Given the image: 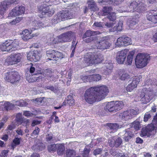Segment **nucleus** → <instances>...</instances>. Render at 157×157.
<instances>
[{
  "mask_svg": "<svg viewBox=\"0 0 157 157\" xmlns=\"http://www.w3.org/2000/svg\"><path fill=\"white\" fill-rule=\"evenodd\" d=\"M108 90L107 87L104 85L90 87L85 91L84 99L86 102L92 104L104 99L108 93Z\"/></svg>",
  "mask_w": 157,
  "mask_h": 157,
  "instance_id": "1",
  "label": "nucleus"
},
{
  "mask_svg": "<svg viewBox=\"0 0 157 157\" xmlns=\"http://www.w3.org/2000/svg\"><path fill=\"white\" fill-rule=\"evenodd\" d=\"M102 59V56L99 52H89L85 56L82 61L86 66L100 63Z\"/></svg>",
  "mask_w": 157,
  "mask_h": 157,
  "instance_id": "2",
  "label": "nucleus"
},
{
  "mask_svg": "<svg viewBox=\"0 0 157 157\" xmlns=\"http://www.w3.org/2000/svg\"><path fill=\"white\" fill-rule=\"evenodd\" d=\"M59 2V1L56 0H45L44 4L38 7L39 12L42 15L47 14L48 16H51L54 14V10L50 9L48 6L52 4L56 5Z\"/></svg>",
  "mask_w": 157,
  "mask_h": 157,
  "instance_id": "3",
  "label": "nucleus"
},
{
  "mask_svg": "<svg viewBox=\"0 0 157 157\" xmlns=\"http://www.w3.org/2000/svg\"><path fill=\"white\" fill-rule=\"evenodd\" d=\"M74 35L73 33L71 31L64 33L55 38L53 37L51 38L50 43L54 44L70 42Z\"/></svg>",
  "mask_w": 157,
  "mask_h": 157,
  "instance_id": "4",
  "label": "nucleus"
},
{
  "mask_svg": "<svg viewBox=\"0 0 157 157\" xmlns=\"http://www.w3.org/2000/svg\"><path fill=\"white\" fill-rule=\"evenodd\" d=\"M145 5L142 2L139 3L135 1H133L131 3L130 5L128 6L127 9L123 10H119L118 12L120 13L123 12H137L140 13L144 10Z\"/></svg>",
  "mask_w": 157,
  "mask_h": 157,
  "instance_id": "5",
  "label": "nucleus"
},
{
  "mask_svg": "<svg viewBox=\"0 0 157 157\" xmlns=\"http://www.w3.org/2000/svg\"><path fill=\"white\" fill-rule=\"evenodd\" d=\"M150 59L149 55L140 53L137 54L135 59V64L138 68H143L145 67Z\"/></svg>",
  "mask_w": 157,
  "mask_h": 157,
  "instance_id": "6",
  "label": "nucleus"
},
{
  "mask_svg": "<svg viewBox=\"0 0 157 157\" xmlns=\"http://www.w3.org/2000/svg\"><path fill=\"white\" fill-rule=\"evenodd\" d=\"M155 95L152 88H144L140 95L141 101L143 103L146 104L152 99Z\"/></svg>",
  "mask_w": 157,
  "mask_h": 157,
  "instance_id": "7",
  "label": "nucleus"
},
{
  "mask_svg": "<svg viewBox=\"0 0 157 157\" xmlns=\"http://www.w3.org/2000/svg\"><path fill=\"white\" fill-rule=\"evenodd\" d=\"M73 17V14L71 11L66 10L58 13L54 16L53 21H54L55 23H57L61 21L72 18Z\"/></svg>",
  "mask_w": 157,
  "mask_h": 157,
  "instance_id": "8",
  "label": "nucleus"
},
{
  "mask_svg": "<svg viewBox=\"0 0 157 157\" xmlns=\"http://www.w3.org/2000/svg\"><path fill=\"white\" fill-rule=\"evenodd\" d=\"M139 113V110L137 108L130 109L121 113L120 114V118L123 120L127 121L132 118Z\"/></svg>",
  "mask_w": 157,
  "mask_h": 157,
  "instance_id": "9",
  "label": "nucleus"
},
{
  "mask_svg": "<svg viewBox=\"0 0 157 157\" xmlns=\"http://www.w3.org/2000/svg\"><path fill=\"white\" fill-rule=\"evenodd\" d=\"M108 37L105 36L102 38L100 41H98L97 40L96 43V45L93 48H97L98 49L103 50L109 48L111 45L109 43V40L108 39Z\"/></svg>",
  "mask_w": 157,
  "mask_h": 157,
  "instance_id": "10",
  "label": "nucleus"
},
{
  "mask_svg": "<svg viewBox=\"0 0 157 157\" xmlns=\"http://www.w3.org/2000/svg\"><path fill=\"white\" fill-rule=\"evenodd\" d=\"M4 78L7 81L13 83L19 80L20 75L18 72L11 71L5 74Z\"/></svg>",
  "mask_w": 157,
  "mask_h": 157,
  "instance_id": "11",
  "label": "nucleus"
},
{
  "mask_svg": "<svg viewBox=\"0 0 157 157\" xmlns=\"http://www.w3.org/2000/svg\"><path fill=\"white\" fill-rule=\"evenodd\" d=\"M18 2V0H6L1 3L0 6V19L2 18L6 9L12 4H16Z\"/></svg>",
  "mask_w": 157,
  "mask_h": 157,
  "instance_id": "12",
  "label": "nucleus"
},
{
  "mask_svg": "<svg viewBox=\"0 0 157 157\" xmlns=\"http://www.w3.org/2000/svg\"><path fill=\"white\" fill-rule=\"evenodd\" d=\"M131 44V38L124 36H122L118 38L115 43L116 45L118 47L127 46Z\"/></svg>",
  "mask_w": 157,
  "mask_h": 157,
  "instance_id": "13",
  "label": "nucleus"
},
{
  "mask_svg": "<svg viewBox=\"0 0 157 157\" xmlns=\"http://www.w3.org/2000/svg\"><path fill=\"white\" fill-rule=\"evenodd\" d=\"M113 8L111 6L104 7L102 9V15H107V18L110 21H114L116 19L115 13L114 12H111Z\"/></svg>",
  "mask_w": 157,
  "mask_h": 157,
  "instance_id": "14",
  "label": "nucleus"
},
{
  "mask_svg": "<svg viewBox=\"0 0 157 157\" xmlns=\"http://www.w3.org/2000/svg\"><path fill=\"white\" fill-rule=\"evenodd\" d=\"M140 81V77L138 76H136L131 78L129 81V84L126 88V90L128 91H132L137 87Z\"/></svg>",
  "mask_w": 157,
  "mask_h": 157,
  "instance_id": "15",
  "label": "nucleus"
},
{
  "mask_svg": "<svg viewBox=\"0 0 157 157\" xmlns=\"http://www.w3.org/2000/svg\"><path fill=\"white\" fill-rule=\"evenodd\" d=\"M33 31V29L31 28L29 29H25L22 32L23 35L22 36V39L24 41H27L33 37L37 36L39 35V33H33L31 35Z\"/></svg>",
  "mask_w": 157,
  "mask_h": 157,
  "instance_id": "16",
  "label": "nucleus"
},
{
  "mask_svg": "<svg viewBox=\"0 0 157 157\" xmlns=\"http://www.w3.org/2000/svg\"><path fill=\"white\" fill-rule=\"evenodd\" d=\"M25 8L22 6H17L13 9L10 13L9 17H15L24 13Z\"/></svg>",
  "mask_w": 157,
  "mask_h": 157,
  "instance_id": "17",
  "label": "nucleus"
},
{
  "mask_svg": "<svg viewBox=\"0 0 157 157\" xmlns=\"http://www.w3.org/2000/svg\"><path fill=\"white\" fill-rule=\"evenodd\" d=\"M128 51L127 50H124L117 53L116 60L117 63L123 64L125 61Z\"/></svg>",
  "mask_w": 157,
  "mask_h": 157,
  "instance_id": "18",
  "label": "nucleus"
},
{
  "mask_svg": "<svg viewBox=\"0 0 157 157\" xmlns=\"http://www.w3.org/2000/svg\"><path fill=\"white\" fill-rule=\"evenodd\" d=\"M27 58L30 61L37 62L40 59V54L37 51H31L28 54Z\"/></svg>",
  "mask_w": 157,
  "mask_h": 157,
  "instance_id": "19",
  "label": "nucleus"
},
{
  "mask_svg": "<svg viewBox=\"0 0 157 157\" xmlns=\"http://www.w3.org/2000/svg\"><path fill=\"white\" fill-rule=\"evenodd\" d=\"M122 23L121 22L117 24H115L114 23L111 24L107 23L105 24V25L111 28L109 29L110 32H115L117 31H121L122 29Z\"/></svg>",
  "mask_w": 157,
  "mask_h": 157,
  "instance_id": "20",
  "label": "nucleus"
},
{
  "mask_svg": "<svg viewBox=\"0 0 157 157\" xmlns=\"http://www.w3.org/2000/svg\"><path fill=\"white\" fill-rule=\"evenodd\" d=\"M147 20L153 23H157V11L151 10L148 12L146 15Z\"/></svg>",
  "mask_w": 157,
  "mask_h": 157,
  "instance_id": "21",
  "label": "nucleus"
},
{
  "mask_svg": "<svg viewBox=\"0 0 157 157\" xmlns=\"http://www.w3.org/2000/svg\"><path fill=\"white\" fill-rule=\"evenodd\" d=\"M133 135L132 128H128L125 130V132L124 135V139L126 141H128L132 137Z\"/></svg>",
  "mask_w": 157,
  "mask_h": 157,
  "instance_id": "22",
  "label": "nucleus"
},
{
  "mask_svg": "<svg viewBox=\"0 0 157 157\" xmlns=\"http://www.w3.org/2000/svg\"><path fill=\"white\" fill-rule=\"evenodd\" d=\"M11 44L10 40L6 41L1 45L0 49L3 51L11 52Z\"/></svg>",
  "mask_w": 157,
  "mask_h": 157,
  "instance_id": "23",
  "label": "nucleus"
},
{
  "mask_svg": "<svg viewBox=\"0 0 157 157\" xmlns=\"http://www.w3.org/2000/svg\"><path fill=\"white\" fill-rule=\"evenodd\" d=\"M113 67V65L112 63H106L104 67H101V70L104 71V74L109 75L111 72Z\"/></svg>",
  "mask_w": 157,
  "mask_h": 157,
  "instance_id": "24",
  "label": "nucleus"
},
{
  "mask_svg": "<svg viewBox=\"0 0 157 157\" xmlns=\"http://www.w3.org/2000/svg\"><path fill=\"white\" fill-rule=\"evenodd\" d=\"M104 109L106 111L115 112L114 101H112L106 103L105 106L104 107Z\"/></svg>",
  "mask_w": 157,
  "mask_h": 157,
  "instance_id": "25",
  "label": "nucleus"
},
{
  "mask_svg": "<svg viewBox=\"0 0 157 157\" xmlns=\"http://www.w3.org/2000/svg\"><path fill=\"white\" fill-rule=\"evenodd\" d=\"M119 78L122 80H125L129 78L130 76L127 71L124 69L121 70L118 73Z\"/></svg>",
  "mask_w": 157,
  "mask_h": 157,
  "instance_id": "26",
  "label": "nucleus"
},
{
  "mask_svg": "<svg viewBox=\"0 0 157 157\" xmlns=\"http://www.w3.org/2000/svg\"><path fill=\"white\" fill-rule=\"evenodd\" d=\"M75 104V101L71 95L67 97L66 100L62 103V105H68L69 106H72Z\"/></svg>",
  "mask_w": 157,
  "mask_h": 157,
  "instance_id": "27",
  "label": "nucleus"
},
{
  "mask_svg": "<svg viewBox=\"0 0 157 157\" xmlns=\"http://www.w3.org/2000/svg\"><path fill=\"white\" fill-rule=\"evenodd\" d=\"M101 33L99 32L96 31H91L90 30L87 31L83 35L82 37V39L86 38L90 36H97V35L100 34Z\"/></svg>",
  "mask_w": 157,
  "mask_h": 157,
  "instance_id": "28",
  "label": "nucleus"
},
{
  "mask_svg": "<svg viewBox=\"0 0 157 157\" xmlns=\"http://www.w3.org/2000/svg\"><path fill=\"white\" fill-rule=\"evenodd\" d=\"M32 25L33 27H32L31 29H33V31L39 28L45 27V25H44V24L40 21H35L32 22Z\"/></svg>",
  "mask_w": 157,
  "mask_h": 157,
  "instance_id": "29",
  "label": "nucleus"
},
{
  "mask_svg": "<svg viewBox=\"0 0 157 157\" xmlns=\"http://www.w3.org/2000/svg\"><path fill=\"white\" fill-rule=\"evenodd\" d=\"M10 42L11 44L10 46L11 52L19 49L18 40H16L13 41L10 40Z\"/></svg>",
  "mask_w": 157,
  "mask_h": 157,
  "instance_id": "30",
  "label": "nucleus"
},
{
  "mask_svg": "<svg viewBox=\"0 0 157 157\" xmlns=\"http://www.w3.org/2000/svg\"><path fill=\"white\" fill-rule=\"evenodd\" d=\"M43 75L45 77L49 78L48 79L50 81L54 80L53 76L52 75V72L50 69H47L44 71Z\"/></svg>",
  "mask_w": 157,
  "mask_h": 157,
  "instance_id": "31",
  "label": "nucleus"
},
{
  "mask_svg": "<svg viewBox=\"0 0 157 157\" xmlns=\"http://www.w3.org/2000/svg\"><path fill=\"white\" fill-rule=\"evenodd\" d=\"M115 112L120 110L123 107L124 104L121 101H114Z\"/></svg>",
  "mask_w": 157,
  "mask_h": 157,
  "instance_id": "32",
  "label": "nucleus"
},
{
  "mask_svg": "<svg viewBox=\"0 0 157 157\" xmlns=\"http://www.w3.org/2000/svg\"><path fill=\"white\" fill-rule=\"evenodd\" d=\"M56 51L54 50L47 51L46 52V55L48 57V59L50 60H55Z\"/></svg>",
  "mask_w": 157,
  "mask_h": 157,
  "instance_id": "33",
  "label": "nucleus"
},
{
  "mask_svg": "<svg viewBox=\"0 0 157 157\" xmlns=\"http://www.w3.org/2000/svg\"><path fill=\"white\" fill-rule=\"evenodd\" d=\"M57 152L58 155H61L64 152L65 147L63 144H57Z\"/></svg>",
  "mask_w": 157,
  "mask_h": 157,
  "instance_id": "34",
  "label": "nucleus"
},
{
  "mask_svg": "<svg viewBox=\"0 0 157 157\" xmlns=\"http://www.w3.org/2000/svg\"><path fill=\"white\" fill-rule=\"evenodd\" d=\"M4 107L6 110H11L14 108V105L13 104L8 101H5L4 104Z\"/></svg>",
  "mask_w": 157,
  "mask_h": 157,
  "instance_id": "35",
  "label": "nucleus"
},
{
  "mask_svg": "<svg viewBox=\"0 0 157 157\" xmlns=\"http://www.w3.org/2000/svg\"><path fill=\"white\" fill-rule=\"evenodd\" d=\"M82 39L83 41L86 43H89L92 41L96 42L97 40H98L99 39V37L98 36H94L88 37L86 38Z\"/></svg>",
  "mask_w": 157,
  "mask_h": 157,
  "instance_id": "36",
  "label": "nucleus"
},
{
  "mask_svg": "<svg viewBox=\"0 0 157 157\" xmlns=\"http://www.w3.org/2000/svg\"><path fill=\"white\" fill-rule=\"evenodd\" d=\"M107 125L113 132H116L119 128V125L116 123H107Z\"/></svg>",
  "mask_w": 157,
  "mask_h": 157,
  "instance_id": "37",
  "label": "nucleus"
},
{
  "mask_svg": "<svg viewBox=\"0 0 157 157\" xmlns=\"http://www.w3.org/2000/svg\"><path fill=\"white\" fill-rule=\"evenodd\" d=\"M88 7L91 10L95 11L97 9V7L95 3L93 0H89L87 2Z\"/></svg>",
  "mask_w": 157,
  "mask_h": 157,
  "instance_id": "38",
  "label": "nucleus"
},
{
  "mask_svg": "<svg viewBox=\"0 0 157 157\" xmlns=\"http://www.w3.org/2000/svg\"><path fill=\"white\" fill-rule=\"evenodd\" d=\"M134 52L132 51L130 52L127 56V61L125 63L126 64L131 65L132 63Z\"/></svg>",
  "mask_w": 157,
  "mask_h": 157,
  "instance_id": "39",
  "label": "nucleus"
},
{
  "mask_svg": "<svg viewBox=\"0 0 157 157\" xmlns=\"http://www.w3.org/2000/svg\"><path fill=\"white\" fill-rule=\"evenodd\" d=\"M11 56L12 58H14L17 63L21 61V59L22 57V56L21 53H17L11 55Z\"/></svg>",
  "mask_w": 157,
  "mask_h": 157,
  "instance_id": "40",
  "label": "nucleus"
},
{
  "mask_svg": "<svg viewBox=\"0 0 157 157\" xmlns=\"http://www.w3.org/2000/svg\"><path fill=\"white\" fill-rule=\"evenodd\" d=\"M90 82L94 81L97 82L101 80V76L99 74H94L90 75Z\"/></svg>",
  "mask_w": 157,
  "mask_h": 157,
  "instance_id": "41",
  "label": "nucleus"
},
{
  "mask_svg": "<svg viewBox=\"0 0 157 157\" xmlns=\"http://www.w3.org/2000/svg\"><path fill=\"white\" fill-rule=\"evenodd\" d=\"M110 153L113 157H124L125 155L124 153H119L116 151L113 150H112L110 151Z\"/></svg>",
  "mask_w": 157,
  "mask_h": 157,
  "instance_id": "42",
  "label": "nucleus"
},
{
  "mask_svg": "<svg viewBox=\"0 0 157 157\" xmlns=\"http://www.w3.org/2000/svg\"><path fill=\"white\" fill-rule=\"evenodd\" d=\"M153 115L152 111H149L145 113L144 117V121H147L150 119Z\"/></svg>",
  "mask_w": 157,
  "mask_h": 157,
  "instance_id": "43",
  "label": "nucleus"
},
{
  "mask_svg": "<svg viewBox=\"0 0 157 157\" xmlns=\"http://www.w3.org/2000/svg\"><path fill=\"white\" fill-rule=\"evenodd\" d=\"M154 124H155L152 123V124H150L146 127L147 130H148L150 133H151V135L154 134V130L155 128V127Z\"/></svg>",
  "mask_w": 157,
  "mask_h": 157,
  "instance_id": "44",
  "label": "nucleus"
},
{
  "mask_svg": "<svg viewBox=\"0 0 157 157\" xmlns=\"http://www.w3.org/2000/svg\"><path fill=\"white\" fill-rule=\"evenodd\" d=\"M136 20L134 18H132L130 20H129L128 21V25L129 26L131 29H133V26L136 25Z\"/></svg>",
  "mask_w": 157,
  "mask_h": 157,
  "instance_id": "45",
  "label": "nucleus"
},
{
  "mask_svg": "<svg viewBox=\"0 0 157 157\" xmlns=\"http://www.w3.org/2000/svg\"><path fill=\"white\" fill-rule=\"evenodd\" d=\"M151 135V133H150L149 131L147 130L146 127V128H143L141 131V133L140 134V136L144 137L146 136H149Z\"/></svg>",
  "mask_w": 157,
  "mask_h": 157,
  "instance_id": "46",
  "label": "nucleus"
},
{
  "mask_svg": "<svg viewBox=\"0 0 157 157\" xmlns=\"http://www.w3.org/2000/svg\"><path fill=\"white\" fill-rule=\"evenodd\" d=\"M66 154L67 157H74L75 155V152L74 150L69 149L67 150Z\"/></svg>",
  "mask_w": 157,
  "mask_h": 157,
  "instance_id": "47",
  "label": "nucleus"
},
{
  "mask_svg": "<svg viewBox=\"0 0 157 157\" xmlns=\"http://www.w3.org/2000/svg\"><path fill=\"white\" fill-rule=\"evenodd\" d=\"M15 104L17 105L23 107L27 106L28 105V103L27 101H25L22 100H20L16 101Z\"/></svg>",
  "mask_w": 157,
  "mask_h": 157,
  "instance_id": "48",
  "label": "nucleus"
},
{
  "mask_svg": "<svg viewBox=\"0 0 157 157\" xmlns=\"http://www.w3.org/2000/svg\"><path fill=\"white\" fill-rule=\"evenodd\" d=\"M7 61L8 64L10 65H11L17 63L15 60L14 59V58L12 57L11 55L9 56L7 59Z\"/></svg>",
  "mask_w": 157,
  "mask_h": 157,
  "instance_id": "49",
  "label": "nucleus"
},
{
  "mask_svg": "<svg viewBox=\"0 0 157 157\" xmlns=\"http://www.w3.org/2000/svg\"><path fill=\"white\" fill-rule=\"evenodd\" d=\"M116 139V136L111 137L109 140L108 143L111 147H113L115 145V139Z\"/></svg>",
  "mask_w": 157,
  "mask_h": 157,
  "instance_id": "50",
  "label": "nucleus"
},
{
  "mask_svg": "<svg viewBox=\"0 0 157 157\" xmlns=\"http://www.w3.org/2000/svg\"><path fill=\"white\" fill-rule=\"evenodd\" d=\"M57 149L56 144H53L49 145L48 147V151L51 152L55 151Z\"/></svg>",
  "mask_w": 157,
  "mask_h": 157,
  "instance_id": "51",
  "label": "nucleus"
},
{
  "mask_svg": "<svg viewBox=\"0 0 157 157\" xmlns=\"http://www.w3.org/2000/svg\"><path fill=\"white\" fill-rule=\"evenodd\" d=\"M132 128L133 129V128H134L136 130H138L140 128V123L139 121H135L132 124Z\"/></svg>",
  "mask_w": 157,
  "mask_h": 157,
  "instance_id": "52",
  "label": "nucleus"
},
{
  "mask_svg": "<svg viewBox=\"0 0 157 157\" xmlns=\"http://www.w3.org/2000/svg\"><path fill=\"white\" fill-rule=\"evenodd\" d=\"M117 137H116V138ZM115 146L116 147H119L122 143V139L120 137H118L117 139H115Z\"/></svg>",
  "mask_w": 157,
  "mask_h": 157,
  "instance_id": "53",
  "label": "nucleus"
},
{
  "mask_svg": "<svg viewBox=\"0 0 157 157\" xmlns=\"http://www.w3.org/2000/svg\"><path fill=\"white\" fill-rule=\"evenodd\" d=\"M80 78L82 79V81L83 82H90V75L89 76H83L82 75L80 77Z\"/></svg>",
  "mask_w": 157,
  "mask_h": 157,
  "instance_id": "54",
  "label": "nucleus"
},
{
  "mask_svg": "<svg viewBox=\"0 0 157 157\" xmlns=\"http://www.w3.org/2000/svg\"><path fill=\"white\" fill-rule=\"evenodd\" d=\"M41 74H39L35 75V76H33L34 79H33V81H31V82H39L40 80L41 79V78H40L41 77Z\"/></svg>",
  "mask_w": 157,
  "mask_h": 157,
  "instance_id": "55",
  "label": "nucleus"
},
{
  "mask_svg": "<svg viewBox=\"0 0 157 157\" xmlns=\"http://www.w3.org/2000/svg\"><path fill=\"white\" fill-rule=\"evenodd\" d=\"M72 74V71H70L68 73V75H66V78L67 79V83H69L70 82L71 79V76Z\"/></svg>",
  "mask_w": 157,
  "mask_h": 157,
  "instance_id": "56",
  "label": "nucleus"
},
{
  "mask_svg": "<svg viewBox=\"0 0 157 157\" xmlns=\"http://www.w3.org/2000/svg\"><path fill=\"white\" fill-rule=\"evenodd\" d=\"M90 151V149L89 148L88 149L86 147L84 149V152L83 153V156L84 157H88Z\"/></svg>",
  "mask_w": 157,
  "mask_h": 157,
  "instance_id": "57",
  "label": "nucleus"
},
{
  "mask_svg": "<svg viewBox=\"0 0 157 157\" xmlns=\"http://www.w3.org/2000/svg\"><path fill=\"white\" fill-rule=\"evenodd\" d=\"M40 129L38 127L35 128V129L33 130L32 133L31 134L32 136H34L36 135H38L39 134Z\"/></svg>",
  "mask_w": 157,
  "mask_h": 157,
  "instance_id": "58",
  "label": "nucleus"
},
{
  "mask_svg": "<svg viewBox=\"0 0 157 157\" xmlns=\"http://www.w3.org/2000/svg\"><path fill=\"white\" fill-rule=\"evenodd\" d=\"M20 139L18 138H16L13 140V143L12 144V146L13 147L14 145H18L20 144Z\"/></svg>",
  "mask_w": 157,
  "mask_h": 157,
  "instance_id": "59",
  "label": "nucleus"
},
{
  "mask_svg": "<svg viewBox=\"0 0 157 157\" xmlns=\"http://www.w3.org/2000/svg\"><path fill=\"white\" fill-rule=\"evenodd\" d=\"M22 19L21 17L17 18L15 20H13L12 22H10V24L12 25H15L17 23L19 22Z\"/></svg>",
  "mask_w": 157,
  "mask_h": 157,
  "instance_id": "60",
  "label": "nucleus"
},
{
  "mask_svg": "<svg viewBox=\"0 0 157 157\" xmlns=\"http://www.w3.org/2000/svg\"><path fill=\"white\" fill-rule=\"evenodd\" d=\"M109 1L110 0H99L98 1V2L101 5H107L109 3Z\"/></svg>",
  "mask_w": 157,
  "mask_h": 157,
  "instance_id": "61",
  "label": "nucleus"
},
{
  "mask_svg": "<svg viewBox=\"0 0 157 157\" xmlns=\"http://www.w3.org/2000/svg\"><path fill=\"white\" fill-rule=\"evenodd\" d=\"M78 43V42L76 41V39L75 38H74L73 40L72 43V44L71 47V49H75L76 46Z\"/></svg>",
  "mask_w": 157,
  "mask_h": 157,
  "instance_id": "62",
  "label": "nucleus"
},
{
  "mask_svg": "<svg viewBox=\"0 0 157 157\" xmlns=\"http://www.w3.org/2000/svg\"><path fill=\"white\" fill-rule=\"evenodd\" d=\"M124 1V0H113L112 3L114 5H117Z\"/></svg>",
  "mask_w": 157,
  "mask_h": 157,
  "instance_id": "63",
  "label": "nucleus"
},
{
  "mask_svg": "<svg viewBox=\"0 0 157 157\" xmlns=\"http://www.w3.org/2000/svg\"><path fill=\"white\" fill-rule=\"evenodd\" d=\"M23 115L25 117H32L33 114L29 111H25L24 112Z\"/></svg>",
  "mask_w": 157,
  "mask_h": 157,
  "instance_id": "64",
  "label": "nucleus"
}]
</instances>
